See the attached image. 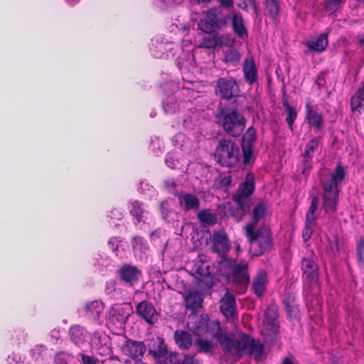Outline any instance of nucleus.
<instances>
[{
	"instance_id": "nucleus-1",
	"label": "nucleus",
	"mask_w": 364,
	"mask_h": 364,
	"mask_svg": "<svg viewBox=\"0 0 364 364\" xmlns=\"http://www.w3.org/2000/svg\"><path fill=\"white\" fill-rule=\"evenodd\" d=\"M346 172L341 164H338L326 181L321 180L323 191L322 208L326 213L332 214L337 211L339 196V185L344 181Z\"/></svg>"
},
{
	"instance_id": "nucleus-2",
	"label": "nucleus",
	"mask_w": 364,
	"mask_h": 364,
	"mask_svg": "<svg viewBox=\"0 0 364 364\" xmlns=\"http://www.w3.org/2000/svg\"><path fill=\"white\" fill-rule=\"evenodd\" d=\"M255 190V175L252 172H248L245 176L244 182L239 185L232 196L237 208L235 211L232 213V216L237 221L241 220L245 215L250 213L252 207L251 196Z\"/></svg>"
},
{
	"instance_id": "nucleus-3",
	"label": "nucleus",
	"mask_w": 364,
	"mask_h": 364,
	"mask_svg": "<svg viewBox=\"0 0 364 364\" xmlns=\"http://www.w3.org/2000/svg\"><path fill=\"white\" fill-rule=\"evenodd\" d=\"M215 117L224 132L233 137L240 136L246 126V119L235 107H219Z\"/></svg>"
},
{
	"instance_id": "nucleus-4",
	"label": "nucleus",
	"mask_w": 364,
	"mask_h": 364,
	"mask_svg": "<svg viewBox=\"0 0 364 364\" xmlns=\"http://www.w3.org/2000/svg\"><path fill=\"white\" fill-rule=\"evenodd\" d=\"M245 235L255 255H262L272 250L273 240L268 228H259L255 230L252 225H247Z\"/></svg>"
},
{
	"instance_id": "nucleus-5",
	"label": "nucleus",
	"mask_w": 364,
	"mask_h": 364,
	"mask_svg": "<svg viewBox=\"0 0 364 364\" xmlns=\"http://www.w3.org/2000/svg\"><path fill=\"white\" fill-rule=\"evenodd\" d=\"M240 151L236 142L232 139H222L215 151V159L222 166L235 167L240 160Z\"/></svg>"
},
{
	"instance_id": "nucleus-6",
	"label": "nucleus",
	"mask_w": 364,
	"mask_h": 364,
	"mask_svg": "<svg viewBox=\"0 0 364 364\" xmlns=\"http://www.w3.org/2000/svg\"><path fill=\"white\" fill-rule=\"evenodd\" d=\"M215 95L224 100H231L240 95V90L235 78L232 77H219L215 85Z\"/></svg>"
},
{
	"instance_id": "nucleus-7",
	"label": "nucleus",
	"mask_w": 364,
	"mask_h": 364,
	"mask_svg": "<svg viewBox=\"0 0 364 364\" xmlns=\"http://www.w3.org/2000/svg\"><path fill=\"white\" fill-rule=\"evenodd\" d=\"M278 306L276 304L272 303L268 305L265 312L264 318V326L268 332L269 336H272L277 340L279 334V326L278 323Z\"/></svg>"
},
{
	"instance_id": "nucleus-8",
	"label": "nucleus",
	"mask_w": 364,
	"mask_h": 364,
	"mask_svg": "<svg viewBox=\"0 0 364 364\" xmlns=\"http://www.w3.org/2000/svg\"><path fill=\"white\" fill-rule=\"evenodd\" d=\"M228 16H222L216 10H210L207 12L205 19L198 23L201 31L211 33L214 30L220 29L228 24Z\"/></svg>"
},
{
	"instance_id": "nucleus-9",
	"label": "nucleus",
	"mask_w": 364,
	"mask_h": 364,
	"mask_svg": "<svg viewBox=\"0 0 364 364\" xmlns=\"http://www.w3.org/2000/svg\"><path fill=\"white\" fill-rule=\"evenodd\" d=\"M207 36L203 37L200 47L208 49L221 48L224 46H232L235 40L230 38L229 34H221L218 32L208 33Z\"/></svg>"
},
{
	"instance_id": "nucleus-10",
	"label": "nucleus",
	"mask_w": 364,
	"mask_h": 364,
	"mask_svg": "<svg viewBox=\"0 0 364 364\" xmlns=\"http://www.w3.org/2000/svg\"><path fill=\"white\" fill-rule=\"evenodd\" d=\"M212 250L220 257H225L230 251L231 243L224 229L214 230L211 237Z\"/></svg>"
},
{
	"instance_id": "nucleus-11",
	"label": "nucleus",
	"mask_w": 364,
	"mask_h": 364,
	"mask_svg": "<svg viewBox=\"0 0 364 364\" xmlns=\"http://www.w3.org/2000/svg\"><path fill=\"white\" fill-rule=\"evenodd\" d=\"M129 314H127L124 307L122 304H116L112 305L106 316L107 323L109 328L124 327Z\"/></svg>"
},
{
	"instance_id": "nucleus-12",
	"label": "nucleus",
	"mask_w": 364,
	"mask_h": 364,
	"mask_svg": "<svg viewBox=\"0 0 364 364\" xmlns=\"http://www.w3.org/2000/svg\"><path fill=\"white\" fill-rule=\"evenodd\" d=\"M120 281L128 287H134L139 282L142 272L137 267L129 264H123L118 270Z\"/></svg>"
},
{
	"instance_id": "nucleus-13",
	"label": "nucleus",
	"mask_w": 364,
	"mask_h": 364,
	"mask_svg": "<svg viewBox=\"0 0 364 364\" xmlns=\"http://www.w3.org/2000/svg\"><path fill=\"white\" fill-rule=\"evenodd\" d=\"M232 282L235 287L240 288L242 293L247 289L250 282L248 264L246 263L236 264L232 267Z\"/></svg>"
},
{
	"instance_id": "nucleus-14",
	"label": "nucleus",
	"mask_w": 364,
	"mask_h": 364,
	"mask_svg": "<svg viewBox=\"0 0 364 364\" xmlns=\"http://www.w3.org/2000/svg\"><path fill=\"white\" fill-rule=\"evenodd\" d=\"M321 139V136H314L306 144L304 151L302 153V173L308 176L312 168V159L314 153L317 150L318 146V141Z\"/></svg>"
},
{
	"instance_id": "nucleus-15",
	"label": "nucleus",
	"mask_w": 364,
	"mask_h": 364,
	"mask_svg": "<svg viewBox=\"0 0 364 364\" xmlns=\"http://www.w3.org/2000/svg\"><path fill=\"white\" fill-rule=\"evenodd\" d=\"M126 341L122 346V353L134 360L141 359L146 350V347L143 341H134L125 337Z\"/></svg>"
},
{
	"instance_id": "nucleus-16",
	"label": "nucleus",
	"mask_w": 364,
	"mask_h": 364,
	"mask_svg": "<svg viewBox=\"0 0 364 364\" xmlns=\"http://www.w3.org/2000/svg\"><path fill=\"white\" fill-rule=\"evenodd\" d=\"M136 313L149 324H154L158 321V314L154 306L147 300H144L136 305Z\"/></svg>"
},
{
	"instance_id": "nucleus-17",
	"label": "nucleus",
	"mask_w": 364,
	"mask_h": 364,
	"mask_svg": "<svg viewBox=\"0 0 364 364\" xmlns=\"http://www.w3.org/2000/svg\"><path fill=\"white\" fill-rule=\"evenodd\" d=\"M305 121L316 132H320L324 126V118L321 113L314 109L312 105L307 102L305 105Z\"/></svg>"
},
{
	"instance_id": "nucleus-18",
	"label": "nucleus",
	"mask_w": 364,
	"mask_h": 364,
	"mask_svg": "<svg viewBox=\"0 0 364 364\" xmlns=\"http://www.w3.org/2000/svg\"><path fill=\"white\" fill-rule=\"evenodd\" d=\"M269 280L266 271L260 269L253 278L251 289L259 299H262L267 290Z\"/></svg>"
},
{
	"instance_id": "nucleus-19",
	"label": "nucleus",
	"mask_w": 364,
	"mask_h": 364,
	"mask_svg": "<svg viewBox=\"0 0 364 364\" xmlns=\"http://www.w3.org/2000/svg\"><path fill=\"white\" fill-rule=\"evenodd\" d=\"M282 303L288 317L291 319H297L299 317L298 300L295 294L291 292L285 293Z\"/></svg>"
},
{
	"instance_id": "nucleus-20",
	"label": "nucleus",
	"mask_w": 364,
	"mask_h": 364,
	"mask_svg": "<svg viewBox=\"0 0 364 364\" xmlns=\"http://www.w3.org/2000/svg\"><path fill=\"white\" fill-rule=\"evenodd\" d=\"M220 310L226 318H233L236 309V300L235 296L229 292H225L220 299Z\"/></svg>"
},
{
	"instance_id": "nucleus-21",
	"label": "nucleus",
	"mask_w": 364,
	"mask_h": 364,
	"mask_svg": "<svg viewBox=\"0 0 364 364\" xmlns=\"http://www.w3.org/2000/svg\"><path fill=\"white\" fill-rule=\"evenodd\" d=\"M87 334V331L80 325L71 326L68 331L70 341L78 347H81L86 343Z\"/></svg>"
},
{
	"instance_id": "nucleus-22",
	"label": "nucleus",
	"mask_w": 364,
	"mask_h": 364,
	"mask_svg": "<svg viewBox=\"0 0 364 364\" xmlns=\"http://www.w3.org/2000/svg\"><path fill=\"white\" fill-rule=\"evenodd\" d=\"M301 269L306 279L311 283L318 279V267L312 257H304L301 262Z\"/></svg>"
},
{
	"instance_id": "nucleus-23",
	"label": "nucleus",
	"mask_w": 364,
	"mask_h": 364,
	"mask_svg": "<svg viewBox=\"0 0 364 364\" xmlns=\"http://www.w3.org/2000/svg\"><path fill=\"white\" fill-rule=\"evenodd\" d=\"M308 48V50L306 51V53H322L323 52L328 45V36L326 33H321L315 40L308 41L304 43Z\"/></svg>"
},
{
	"instance_id": "nucleus-24",
	"label": "nucleus",
	"mask_w": 364,
	"mask_h": 364,
	"mask_svg": "<svg viewBox=\"0 0 364 364\" xmlns=\"http://www.w3.org/2000/svg\"><path fill=\"white\" fill-rule=\"evenodd\" d=\"M244 78L247 83L252 85L257 82L258 73L255 63L252 58H246L242 66Z\"/></svg>"
},
{
	"instance_id": "nucleus-25",
	"label": "nucleus",
	"mask_w": 364,
	"mask_h": 364,
	"mask_svg": "<svg viewBox=\"0 0 364 364\" xmlns=\"http://www.w3.org/2000/svg\"><path fill=\"white\" fill-rule=\"evenodd\" d=\"M231 23L233 32L239 38L244 40L248 37V32L240 13H234L232 14Z\"/></svg>"
},
{
	"instance_id": "nucleus-26",
	"label": "nucleus",
	"mask_w": 364,
	"mask_h": 364,
	"mask_svg": "<svg viewBox=\"0 0 364 364\" xmlns=\"http://www.w3.org/2000/svg\"><path fill=\"white\" fill-rule=\"evenodd\" d=\"M209 268L210 266L207 265L205 267V271H204L202 268H198L196 272L198 274V277H197L198 286L204 291L210 290L214 284L213 277L209 272Z\"/></svg>"
},
{
	"instance_id": "nucleus-27",
	"label": "nucleus",
	"mask_w": 364,
	"mask_h": 364,
	"mask_svg": "<svg viewBox=\"0 0 364 364\" xmlns=\"http://www.w3.org/2000/svg\"><path fill=\"white\" fill-rule=\"evenodd\" d=\"M178 203L183 209L187 210H196L200 208V200L198 198L192 193H181L178 196Z\"/></svg>"
},
{
	"instance_id": "nucleus-28",
	"label": "nucleus",
	"mask_w": 364,
	"mask_h": 364,
	"mask_svg": "<svg viewBox=\"0 0 364 364\" xmlns=\"http://www.w3.org/2000/svg\"><path fill=\"white\" fill-rule=\"evenodd\" d=\"M173 339L177 346L181 350H189L193 345L192 335L183 330H176L174 332Z\"/></svg>"
},
{
	"instance_id": "nucleus-29",
	"label": "nucleus",
	"mask_w": 364,
	"mask_h": 364,
	"mask_svg": "<svg viewBox=\"0 0 364 364\" xmlns=\"http://www.w3.org/2000/svg\"><path fill=\"white\" fill-rule=\"evenodd\" d=\"M104 310V304L99 301H92L85 305V316L90 319L97 321Z\"/></svg>"
},
{
	"instance_id": "nucleus-30",
	"label": "nucleus",
	"mask_w": 364,
	"mask_h": 364,
	"mask_svg": "<svg viewBox=\"0 0 364 364\" xmlns=\"http://www.w3.org/2000/svg\"><path fill=\"white\" fill-rule=\"evenodd\" d=\"M203 298L198 291H188L185 296L186 307L193 311L201 308L203 306Z\"/></svg>"
},
{
	"instance_id": "nucleus-31",
	"label": "nucleus",
	"mask_w": 364,
	"mask_h": 364,
	"mask_svg": "<svg viewBox=\"0 0 364 364\" xmlns=\"http://www.w3.org/2000/svg\"><path fill=\"white\" fill-rule=\"evenodd\" d=\"M145 212L144 204L139 200H134L131 202L129 207V213L137 223H141L144 220V213Z\"/></svg>"
},
{
	"instance_id": "nucleus-32",
	"label": "nucleus",
	"mask_w": 364,
	"mask_h": 364,
	"mask_svg": "<svg viewBox=\"0 0 364 364\" xmlns=\"http://www.w3.org/2000/svg\"><path fill=\"white\" fill-rule=\"evenodd\" d=\"M247 350L250 355L254 356L257 361L261 360L264 353V345L260 341L255 340L250 336Z\"/></svg>"
},
{
	"instance_id": "nucleus-33",
	"label": "nucleus",
	"mask_w": 364,
	"mask_h": 364,
	"mask_svg": "<svg viewBox=\"0 0 364 364\" xmlns=\"http://www.w3.org/2000/svg\"><path fill=\"white\" fill-rule=\"evenodd\" d=\"M194 322H192V329L194 334L200 335L208 330L209 318L207 316L200 315L194 316Z\"/></svg>"
},
{
	"instance_id": "nucleus-34",
	"label": "nucleus",
	"mask_w": 364,
	"mask_h": 364,
	"mask_svg": "<svg viewBox=\"0 0 364 364\" xmlns=\"http://www.w3.org/2000/svg\"><path fill=\"white\" fill-rule=\"evenodd\" d=\"M350 107L353 112L359 111L364 107V80L361 82L360 87L350 99Z\"/></svg>"
},
{
	"instance_id": "nucleus-35",
	"label": "nucleus",
	"mask_w": 364,
	"mask_h": 364,
	"mask_svg": "<svg viewBox=\"0 0 364 364\" xmlns=\"http://www.w3.org/2000/svg\"><path fill=\"white\" fill-rule=\"evenodd\" d=\"M267 212V205L264 202L258 203L252 210V220L248 225H252L255 229L259 222L264 218Z\"/></svg>"
},
{
	"instance_id": "nucleus-36",
	"label": "nucleus",
	"mask_w": 364,
	"mask_h": 364,
	"mask_svg": "<svg viewBox=\"0 0 364 364\" xmlns=\"http://www.w3.org/2000/svg\"><path fill=\"white\" fill-rule=\"evenodd\" d=\"M157 346L154 349H150L149 353L155 359L166 358L168 353L167 346L164 340L161 337L156 338Z\"/></svg>"
},
{
	"instance_id": "nucleus-37",
	"label": "nucleus",
	"mask_w": 364,
	"mask_h": 364,
	"mask_svg": "<svg viewBox=\"0 0 364 364\" xmlns=\"http://www.w3.org/2000/svg\"><path fill=\"white\" fill-rule=\"evenodd\" d=\"M197 217L204 227L213 226L218 222L216 215L207 209L200 210L198 213Z\"/></svg>"
},
{
	"instance_id": "nucleus-38",
	"label": "nucleus",
	"mask_w": 364,
	"mask_h": 364,
	"mask_svg": "<svg viewBox=\"0 0 364 364\" xmlns=\"http://www.w3.org/2000/svg\"><path fill=\"white\" fill-rule=\"evenodd\" d=\"M218 340L220 344L223 347L225 353L235 355V348L234 339L230 338L226 334L220 333L218 336Z\"/></svg>"
},
{
	"instance_id": "nucleus-39",
	"label": "nucleus",
	"mask_w": 364,
	"mask_h": 364,
	"mask_svg": "<svg viewBox=\"0 0 364 364\" xmlns=\"http://www.w3.org/2000/svg\"><path fill=\"white\" fill-rule=\"evenodd\" d=\"M282 104H283V106L285 108V110L287 113L286 122H287L289 127L291 130H293V124H294V121L296 119L297 112H296V109L289 104V101L285 97H283V99H282Z\"/></svg>"
},
{
	"instance_id": "nucleus-40",
	"label": "nucleus",
	"mask_w": 364,
	"mask_h": 364,
	"mask_svg": "<svg viewBox=\"0 0 364 364\" xmlns=\"http://www.w3.org/2000/svg\"><path fill=\"white\" fill-rule=\"evenodd\" d=\"M240 58V54L237 50L230 48L224 53L223 62L235 66L239 63Z\"/></svg>"
},
{
	"instance_id": "nucleus-41",
	"label": "nucleus",
	"mask_w": 364,
	"mask_h": 364,
	"mask_svg": "<svg viewBox=\"0 0 364 364\" xmlns=\"http://www.w3.org/2000/svg\"><path fill=\"white\" fill-rule=\"evenodd\" d=\"M249 341H250V336L247 334H242L240 338L235 340V355L239 357L242 355L243 350L247 349Z\"/></svg>"
},
{
	"instance_id": "nucleus-42",
	"label": "nucleus",
	"mask_w": 364,
	"mask_h": 364,
	"mask_svg": "<svg viewBox=\"0 0 364 364\" xmlns=\"http://www.w3.org/2000/svg\"><path fill=\"white\" fill-rule=\"evenodd\" d=\"M265 9L268 15L273 19L276 20L278 17L280 6L277 0H266Z\"/></svg>"
},
{
	"instance_id": "nucleus-43",
	"label": "nucleus",
	"mask_w": 364,
	"mask_h": 364,
	"mask_svg": "<svg viewBox=\"0 0 364 364\" xmlns=\"http://www.w3.org/2000/svg\"><path fill=\"white\" fill-rule=\"evenodd\" d=\"M195 346L197 347V351L202 353H210L213 349V343L211 341L201 338L195 340Z\"/></svg>"
},
{
	"instance_id": "nucleus-44",
	"label": "nucleus",
	"mask_w": 364,
	"mask_h": 364,
	"mask_svg": "<svg viewBox=\"0 0 364 364\" xmlns=\"http://www.w3.org/2000/svg\"><path fill=\"white\" fill-rule=\"evenodd\" d=\"M319 203V198L318 196H314L311 198V205L309 206V208L308 211L306 213L305 220H312V221H317L318 215H316V210L318 208Z\"/></svg>"
},
{
	"instance_id": "nucleus-45",
	"label": "nucleus",
	"mask_w": 364,
	"mask_h": 364,
	"mask_svg": "<svg viewBox=\"0 0 364 364\" xmlns=\"http://www.w3.org/2000/svg\"><path fill=\"white\" fill-rule=\"evenodd\" d=\"M316 225V221L305 220V226L302 230V238L304 242H307L311 237Z\"/></svg>"
},
{
	"instance_id": "nucleus-46",
	"label": "nucleus",
	"mask_w": 364,
	"mask_h": 364,
	"mask_svg": "<svg viewBox=\"0 0 364 364\" xmlns=\"http://www.w3.org/2000/svg\"><path fill=\"white\" fill-rule=\"evenodd\" d=\"M345 0H326L324 9L327 11L335 12L345 4Z\"/></svg>"
},
{
	"instance_id": "nucleus-47",
	"label": "nucleus",
	"mask_w": 364,
	"mask_h": 364,
	"mask_svg": "<svg viewBox=\"0 0 364 364\" xmlns=\"http://www.w3.org/2000/svg\"><path fill=\"white\" fill-rule=\"evenodd\" d=\"M77 358H80L81 364H100V360L97 357L86 354L83 350L77 353Z\"/></svg>"
},
{
	"instance_id": "nucleus-48",
	"label": "nucleus",
	"mask_w": 364,
	"mask_h": 364,
	"mask_svg": "<svg viewBox=\"0 0 364 364\" xmlns=\"http://www.w3.org/2000/svg\"><path fill=\"white\" fill-rule=\"evenodd\" d=\"M242 162L245 165H247L251 162L253 154V146L242 144Z\"/></svg>"
},
{
	"instance_id": "nucleus-49",
	"label": "nucleus",
	"mask_w": 364,
	"mask_h": 364,
	"mask_svg": "<svg viewBox=\"0 0 364 364\" xmlns=\"http://www.w3.org/2000/svg\"><path fill=\"white\" fill-rule=\"evenodd\" d=\"M159 210L162 218L164 220H167L170 216V213L172 212L169 201L168 200L161 201L159 205Z\"/></svg>"
},
{
	"instance_id": "nucleus-50",
	"label": "nucleus",
	"mask_w": 364,
	"mask_h": 364,
	"mask_svg": "<svg viewBox=\"0 0 364 364\" xmlns=\"http://www.w3.org/2000/svg\"><path fill=\"white\" fill-rule=\"evenodd\" d=\"M255 141V129H254L253 127H250L247 129V131L243 136V142L242 144L254 146Z\"/></svg>"
},
{
	"instance_id": "nucleus-51",
	"label": "nucleus",
	"mask_w": 364,
	"mask_h": 364,
	"mask_svg": "<svg viewBox=\"0 0 364 364\" xmlns=\"http://www.w3.org/2000/svg\"><path fill=\"white\" fill-rule=\"evenodd\" d=\"M106 340V336L100 331H95L91 336V342L96 347L102 346Z\"/></svg>"
},
{
	"instance_id": "nucleus-52",
	"label": "nucleus",
	"mask_w": 364,
	"mask_h": 364,
	"mask_svg": "<svg viewBox=\"0 0 364 364\" xmlns=\"http://www.w3.org/2000/svg\"><path fill=\"white\" fill-rule=\"evenodd\" d=\"M356 255L358 262L364 264V237H361L357 243Z\"/></svg>"
},
{
	"instance_id": "nucleus-53",
	"label": "nucleus",
	"mask_w": 364,
	"mask_h": 364,
	"mask_svg": "<svg viewBox=\"0 0 364 364\" xmlns=\"http://www.w3.org/2000/svg\"><path fill=\"white\" fill-rule=\"evenodd\" d=\"M72 354L65 351L57 353L54 356L55 364H68V360L72 358Z\"/></svg>"
},
{
	"instance_id": "nucleus-54",
	"label": "nucleus",
	"mask_w": 364,
	"mask_h": 364,
	"mask_svg": "<svg viewBox=\"0 0 364 364\" xmlns=\"http://www.w3.org/2000/svg\"><path fill=\"white\" fill-rule=\"evenodd\" d=\"M232 177L230 172L221 173L219 176V183L221 188H228L232 184Z\"/></svg>"
},
{
	"instance_id": "nucleus-55",
	"label": "nucleus",
	"mask_w": 364,
	"mask_h": 364,
	"mask_svg": "<svg viewBox=\"0 0 364 364\" xmlns=\"http://www.w3.org/2000/svg\"><path fill=\"white\" fill-rule=\"evenodd\" d=\"M326 73L327 71H321L317 75L316 84L317 85L319 89H321L326 86V80L325 77Z\"/></svg>"
},
{
	"instance_id": "nucleus-56",
	"label": "nucleus",
	"mask_w": 364,
	"mask_h": 364,
	"mask_svg": "<svg viewBox=\"0 0 364 364\" xmlns=\"http://www.w3.org/2000/svg\"><path fill=\"white\" fill-rule=\"evenodd\" d=\"M181 364H200V362L194 355L184 354Z\"/></svg>"
},
{
	"instance_id": "nucleus-57",
	"label": "nucleus",
	"mask_w": 364,
	"mask_h": 364,
	"mask_svg": "<svg viewBox=\"0 0 364 364\" xmlns=\"http://www.w3.org/2000/svg\"><path fill=\"white\" fill-rule=\"evenodd\" d=\"M164 188L168 192L175 189L176 187V181L173 178H168L163 181Z\"/></svg>"
},
{
	"instance_id": "nucleus-58",
	"label": "nucleus",
	"mask_w": 364,
	"mask_h": 364,
	"mask_svg": "<svg viewBox=\"0 0 364 364\" xmlns=\"http://www.w3.org/2000/svg\"><path fill=\"white\" fill-rule=\"evenodd\" d=\"M165 162L167 166L171 168H176L177 165V161L175 160L172 154H167L165 158Z\"/></svg>"
},
{
	"instance_id": "nucleus-59",
	"label": "nucleus",
	"mask_w": 364,
	"mask_h": 364,
	"mask_svg": "<svg viewBox=\"0 0 364 364\" xmlns=\"http://www.w3.org/2000/svg\"><path fill=\"white\" fill-rule=\"evenodd\" d=\"M132 244L134 248L138 246L141 247L146 244V240L140 236H134L132 238Z\"/></svg>"
},
{
	"instance_id": "nucleus-60",
	"label": "nucleus",
	"mask_w": 364,
	"mask_h": 364,
	"mask_svg": "<svg viewBox=\"0 0 364 364\" xmlns=\"http://www.w3.org/2000/svg\"><path fill=\"white\" fill-rule=\"evenodd\" d=\"M109 217H110L112 219L120 220V219L123 217V213H122V212L120 210H119L118 208H113V209L110 211Z\"/></svg>"
},
{
	"instance_id": "nucleus-61",
	"label": "nucleus",
	"mask_w": 364,
	"mask_h": 364,
	"mask_svg": "<svg viewBox=\"0 0 364 364\" xmlns=\"http://www.w3.org/2000/svg\"><path fill=\"white\" fill-rule=\"evenodd\" d=\"M118 240L116 237L111 238L108 242V245L112 250L113 252H115L118 250Z\"/></svg>"
},
{
	"instance_id": "nucleus-62",
	"label": "nucleus",
	"mask_w": 364,
	"mask_h": 364,
	"mask_svg": "<svg viewBox=\"0 0 364 364\" xmlns=\"http://www.w3.org/2000/svg\"><path fill=\"white\" fill-rule=\"evenodd\" d=\"M221 5L225 7H230L232 6V0H220Z\"/></svg>"
},
{
	"instance_id": "nucleus-63",
	"label": "nucleus",
	"mask_w": 364,
	"mask_h": 364,
	"mask_svg": "<svg viewBox=\"0 0 364 364\" xmlns=\"http://www.w3.org/2000/svg\"><path fill=\"white\" fill-rule=\"evenodd\" d=\"M282 364H294L292 358L289 357H285L282 362Z\"/></svg>"
},
{
	"instance_id": "nucleus-64",
	"label": "nucleus",
	"mask_w": 364,
	"mask_h": 364,
	"mask_svg": "<svg viewBox=\"0 0 364 364\" xmlns=\"http://www.w3.org/2000/svg\"><path fill=\"white\" fill-rule=\"evenodd\" d=\"M358 44L362 47L364 46V37H361L358 41Z\"/></svg>"
}]
</instances>
